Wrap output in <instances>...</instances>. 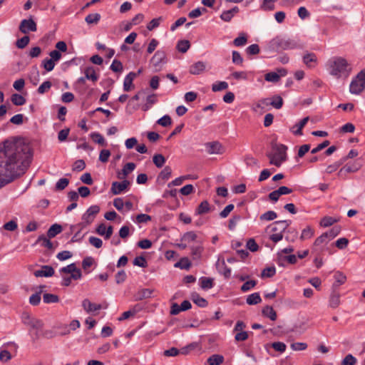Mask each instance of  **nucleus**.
Masks as SVG:
<instances>
[{"label": "nucleus", "mask_w": 365, "mask_h": 365, "mask_svg": "<svg viewBox=\"0 0 365 365\" xmlns=\"http://www.w3.org/2000/svg\"><path fill=\"white\" fill-rule=\"evenodd\" d=\"M32 153L22 138L6 140L0 150V188L22 175L29 167Z\"/></svg>", "instance_id": "obj_1"}, {"label": "nucleus", "mask_w": 365, "mask_h": 365, "mask_svg": "<svg viewBox=\"0 0 365 365\" xmlns=\"http://www.w3.org/2000/svg\"><path fill=\"white\" fill-rule=\"evenodd\" d=\"M326 68L328 73L336 78H347L351 71V65L343 57L334 56L329 58Z\"/></svg>", "instance_id": "obj_2"}, {"label": "nucleus", "mask_w": 365, "mask_h": 365, "mask_svg": "<svg viewBox=\"0 0 365 365\" xmlns=\"http://www.w3.org/2000/svg\"><path fill=\"white\" fill-rule=\"evenodd\" d=\"M21 319L22 323L29 328V331L34 339H38L41 336V332L43 327V323L41 319L35 318L30 313L24 312L21 314Z\"/></svg>", "instance_id": "obj_3"}, {"label": "nucleus", "mask_w": 365, "mask_h": 365, "mask_svg": "<svg viewBox=\"0 0 365 365\" xmlns=\"http://www.w3.org/2000/svg\"><path fill=\"white\" fill-rule=\"evenodd\" d=\"M287 146L282 144H274L272 146V150L267 153L269 159V163L277 167L281 165L287 160Z\"/></svg>", "instance_id": "obj_4"}, {"label": "nucleus", "mask_w": 365, "mask_h": 365, "mask_svg": "<svg viewBox=\"0 0 365 365\" xmlns=\"http://www.w3.org/2000/svg\"><path fill=\"white\" fill-rule=\"evenodd\" d=\"M269 48L272 50L282 51L302 48V46L294 39L277 36L270 41Z\"/></svg>", "instance_id": "obj_5"}, {"label": "nucleus", "mask_w": 365, "mask_h": 365, "mask_svg": "<svg viewBox=\"0 0 365 365\" xmlns=\"http://www.w3.org/2000/svg\"><path fill=\"white\" fill-rule=\"evenodd\" d=\"M365 90V68L354 76L349 85V91H363Z\"/></svg>", "instance_id": "obj_6"}, {"label": "nucleus", "mask_w": 365, "mask_h": 365, "mask_svg": "<svg viewBox=\"0 0 365 365\" xmlns=\"http://www.w3.org/2000/svg\"><path fill=\"white\" fill-rule=\"evenodd\" d=\"M121 182L115 181L111 184L110 192L113 195H120L124 193L128 190L130 185V181L123 179Z\"/></svg>", "instance_id": "obj_7"}, {"label": "nucleus", "mask_w": 365, "mask_h": 365, "mask_svg": "<svg viewBox=\"0 0 365 365\" xmlns=\"http://www.w3.org/2000/svg\"><path fill=\"white\" fill-rule=\"evenodd\" d=\"M206 152L210 155H220L225 152V148L218 141H212L205 144Z\"/></svg>", "instance_id": "obj_8"}, {"label": "nucleus", "mask_w": 365, "mask_h": 365, "mask_svg": "<svg viewBox=\"0 0 365 365\" xmlns=\"http://www.w3.org/2000/svg\"><path fill=\"white\" fill-rule=\"evenodd\" d=\"M99 206L91 205L87 209L86 212L83 215L82 220L87 225L91 224L93 221L95 216L99 212Z\"/></svg>", "instance_id": "obj_9"}, {"label": "nucleus", "mask_w": 365, "mask_h": 365, "mask_svg": "<svg viewBox=\"0 0 365 365\" xmlns=\"http://www.w3.org/2000/svg\"><path fill=\"white\" fill-rule=\"evenodd\" d=\"M291 224L290 220H279L276 221L272 225H270L267 230H270L271 232H284L287 228Z\"/></svg>", "instance_id": "obj_10"}, {"label": "nucleus", "mask_w": 365, "mask_h": 365, "mask_svg": "<svg viewBox=\"0 0 365 365\" xmlns=\"http://www.w3.org/2000/svg\"><path fill=\"white\" fill-rule=\"evenodd\" d=\"M269 98H264L254 103L252 108L255 113H262L269 109Z\"/></svg>", "instance_id": "obj_11"}, {"label": "nucleus", "mask_w": 365, "mask_h": 365, "mask_svg": "<svg viewBox=\"0 0 365 365\" xmlns=\"http://www.w3.org/2000/svg\"><path fill=\"white\" fill-rule=\"evenodd\" d=\"M36 24L32 19H24L19 26V30L23 34H27L29 31H36Z\"/></svg>", "instance_id": "obj_12"}, {"label": "nucleus", "mask_w": 365, "mask_h": 365, "mask_svg": "<svg viewBox=\"0 0 365 365\" xmlns=\"http://www.w3.org/2000/svg\"><path fill=\"white\" fill-rule=\"evenodd\" d=\"M361 167L359 162H353L346 164L338 173L339 176H343L345 173H356Z\"/></svg>", "instance_id": "obj_13"}, {"label": "nucleus", "mask_w": 365, "mask_h": 365, "mask_svg": "<svg viewBox=\"0 0 365 365\" xmlns=\"http://www.w3.org/2000/svg\"><path fill=\"white\" fill-rule=\"evenodd\" d=\"M145 93H136L129 100V104L133 106V108H137L140 106L143 107V103L145 101Z\"/></svg>", "instance_id": "obj_14"}, {"label": "nucleus", "mask_w": 365, "mask_h": 365, "mask_svg": "<svg viewBox=\"0 0 365 365\" xmlns=\"http://www.w3.org/2000/svg\"><path fill=\"white\" fill-rule=\"evenodd\" d=\"M166 54L163 51L158 50L155 52L152 57L150 62L155 68H158L163 62L165 58Z\"/></svg>", "instance_id": "obj_15"}, {"label": "nucleus", "mask_w": 365, "mask_h": 365, "mask_svg": "<svg viewBox=\"0 0 365 365\" xmlns=\"http://www.w3.org/2000/svg\"><path fill=\"white\" fill-rule=\"evenodd\" d=\"M54 274V269L51 266L45 265L41 267V269L36 270L34 272V275L37 277H48L53 276Z\"/></svg>", "instance_id": "obj_16"}, {"label": "nucleus", "mask_w": 365, "mask_h": 365, "mask_svg": "<svg viewBox=\"0 0 365 365\" xmlns=\"http://www.w3.org/2000/svg\"><path fill=\"white\" fill-rule=\"evenodd\" d=\"M82 307H83L84 310L88 313L93 312L101 309V304L92 303L88 299H85L82 302Z\"/></svg>", "instance_id": "obj_17"}, {"label": "nucleus", "mask_w": 365, "mask_h": 365, "mask_svg": "<svg viewBox=\"0 0 365 365\" xmlns=\"http://www.w3.org/2000/svg\"><path fill=\"white\" fill-rule=\"evenodd\" d=\"M136 165L134 163H126L122 170H121V173H118V178L120 180H123V179H125V178L127 177V175L130 173L131 172H133L135 168Z\"/></svg>", "instance_id": "obj_18"}, {"label": "nucleus", "mask_w": 365, "mask_h": 365, "mask_svg": "<svg viewBox=\"0 0 365 365\" xmlns=\"http://www.w3.org/2000/svg\"><path fill=\"white\" fill-rule=\"evenodd\" d=\"M154 290L150 289H141L134 296L135 300L140 301L152 297Z\"/></svg>", "instance_id": "obj_19"}, {"label": "nucleus", "mask_w": 365, "mask_h": 365, "mask_svg": "<svg viewBox=\"0 0 365 365\" xmlns=\"http://www.w3.org/2000/svg\"><path fill=\"white\" fill-rule=\"evenodd\" d=\"M239 11V8L235 6L232 9L223 11L220 15V19L225 22H230L235 14H237Z\"/></svg>", "instance_id": "obj_20"}, {"label": "nucleus", "mask_w": 365, "mask_h": 365, "mask_svg": "<svg viewBox=\"0 0 365 365\" xmlns=\"http://www.w3.org/2000/svg\"><path fill=\"white\" fill-rule=\"evenodd\" d=\"M309 120V117H305L302 119L298 123H296L291 128L292 132L297 135H300L302 134V130L305 126Z\"/></svg>", "instance_id": "obj_21"}, {"label": "nucleus", "mask_w": 365, "mask_h": 365, "mask_svg": "<svg viewBox=\"0 0 365 365\" xmlns=\"http://www.w3.org/2000/svg\"><path fill=\"white\" fill-rule=\"evenodd\" d=\"M340 304V294L335 289L332 291L329 299V306L331 308H336Z\"/></svg>", "instance_id": "obj_22"}, {"label": "nucleus", "mask_w": 365, "mask_h": 365, "mask_svg": "<svg viewBox=\"0 0 365 365\" xmlns=\"http://www.w3.org/2000/svg\"><path fill=\"white\" fill-rule=\"evenodd\" d=\"M137 73L133 72H130L124 79L123 82V89L125 91H128L130 89L133 88V81L134 78L136 77Z\"/></svg>", "instance_id": "obj_23"}, {"label": "nucleus", "mask_w": 365, "mask_h": 365, "mask_svg": "<svg viewBox=\"0 0 365 365\" xmlns=\"http://www.w3.org/2000/svg\"><path fill=\"white\" fill-rule=\"evenodd\" d=\"M317 61V56L314 53H308L303 56V62L308 67L314 66Z\"/></svg>", "instance_id": "obj_24"}, {"label": "nucleus", "mask_w": 365, "mask_h": 365, "mask_svg": "<svg viewBox=\"0 0 365 365\" xmlns=\"http://www.w3.org/2000/svg\"><path fill=\"white\" fill-rule=\"evenodd\" d=\"M200 287L202 289L207 290L213 287V279L210 277H202L199 279Z\"/></svg>", "instance_id": "obj_25"}, {"label": "nucleus", "mask_w": 365, "mask_h": 365, "mask_svg": "<svg viewBox=\"0 0 365 365\" xmlns=\"http://www.w3.org/2000/svg\"><path fill=\"white\" fill-rule=\"evenodd\" d=\"M191 299L192 302L200 307H205L207 305V302L205 299L201 297L197 293L193 292L191 294Z\"/></svg>", "instance_id": "obj_26"}, {"label": "nucleus", "mask_w": 365, "mask_h": 365, "mask_svg": "<svg viewBox=\"0 0 365 365\" xmlns=\"http://www.w3.org/2000/svg\"><path fill=\"white\" fill-rule=\"evenodd\" d=\"M205 68V65L202 61H198L193 65H192L190 68V72L192 74L197 75L202 72Z\"/></svg>", "instance_id": "obj_27"}, {"label": "nucleus", "mask_w": 365, "mask_h": 365, "mask_svg": "<svg viewBox=\"0 0 365 365\" xmlns=\"http://www.w3.org/2000/svg\"><path fill=\"white\" fill-rule=\"evenodd\" d=\"M197 235L193 231H190L184 233L181 237V241L187 244L195 242L197 240Z\"/></svg>", "instance_id": "obj_28"}, {"label": "nucleus", "mask_w": 365, "mask_h": 365, "mask_svg": "<svg viewBox=\"0 0 365 365\" xmlns=\"http://www.w3.org/2000/svg\"><path fill=\"white\" fill-rule=\"evenodd\" d=\"M262 301L259 292H255L247 296L246 302L250 305H255L260 303Z\"/></svg>", "instance_id": "obj_29"}, {"label": "nucleus", "mask_w": 365, "mask_h": 365, "mask_svg": "<svg viewBox=\"0 0 365 365\" xmlns=\"http://www.w3.org/2000/svg\"><path fill=\"white\" fill-rule=\"evenodd\" d=\"M262 314L270 319L272 321H275L277 319V314L274 309L270 306H266L262 309Z\"/></svg>", "instance_id": "obj_30"}, {"label": "nucleus", "mask_w": 365, "mask_h": 365, "mask_svg": "<svg viewBox=\"0 0 365 365\" xmlns=\"http://www.w3.org/2000/svg\"><path fill=\"white\" fill-rule=\"evenodd\" d=\"M334 279H335V282L333 284V287L334 289L339 287L340 285L343 284L345 283L346 282V276L340 272H337L334 274Z\"/></svg>", "instance_id": "obj_31"}, {"label": "nucleus", "mask_w": 365, "mask_h": 365, "mask_svg": "<svg viewBox=\"0 0 365 365\" xmlns=\"http://www.w3.org/2000/svg\"><path fill=\"white\" fill-rule=\"evenodd\" d=\"M224 361V357L222 355L213 354L207 359V363L209 365H220Z\"/></svg>", "instance_id": "obj_32"}, {"label": "nucleus", "mask_w": 365, "mask_h": 365, "mask_svg": "<svg viewBox=\"0 0 365 365\" xmlns=\"http://www.w3.org/2000/svg\"><path fill=\"white\" fill-rule=\"evenodd\" d=\"M62 227L60 225L54 224L52 225L50 228L48 230L47 235L49 238H53L56 237L58 234L61 232Z\"/></svg>", "instance_id": "obj_33"}, {"label": "nucleus", "mask_w": 365, "mask_h": 365, "mask_svg": "<svg viewBox=\"0 0 365 365\" xmlns=\"http://www.w3.org/2000/svg\"><path fill=\"white\" fill-rule=\"evenodd\" d=\"M156 101V96L154 94L145 96V101L143 105V110H148Z\"/></svg>", "instance_id": "obj_34"}, {"label": "nucleus", "mask_w": 365, "mask_h": 365, "mask_svg": "<svg viewBox=\"0 0 365 365\" xmlns=\"http://www.w3.org/2000/svg\"><path fill=\"white\" fill-rule=\"evenodd\" d=\"M270 100V106L276 109H279L283 105V100L280 96L275 95L271 98Z\"/></svg>", "instance_id": "obj_35"}, {"label": "nucleus", "mask_w": 365, "mask_h": 365, "mask_svg": "<svg viewBox=\"0 0 365 365\" xmlns=\"http://www.w3.org/2000/svg\"><path fill=\"white\" fill-rule=\"evenodd\" d=\"M85 78L95 82L98 80V76L93 67H87L84 71Z\"/></svg>", "instance_id": "obj_36"}, {"label": "nucleus", "mask_w": 365, "mask_h": 365, "mask_svg": "<svg viewBox=\"0 0 365 365\" xmlns=\"http://www.w3.org/2000/svg\"><path fill=\"white\" fill-rule=\"evenodd\" d=\"M140 307L138 305H135L132 309L124 312L122 315L118 318L119 321H123L128 319L130 317L135 315L139 310Z\"/></svg>", "instance_id": "obj_37"}, {"label": "nucleus", "mask_w": 365, "mask_h": 365, "mask_svg": "<svg viewBox=\"0 0 365 365\" xmlns=\"http://www.w3.org/2000/svg\"><path fill=\"white\" fill-rule=\"evenodd\" d=\"M278 264L282 265L283 262H287L289 264H294L297 262V256L295 255H284L282 258H277Z\"/></svg>", "instance_id": "obj_38"}, {"label": "nucleus", "mask_w": 365, "mask_h": 365, "mask_svg": "<svg viewBox=\"0 0 365 365\" xmlns=\"http://www.w3.org/2000/svg\"><path fill=\"white\" fill-rule=\"evenodd\" d=\"M11 101L16 106H22L26 103L25 97L17 93L11 96Z\"/></svg>", "instance_id": "obj_39"}, {"label": "nucleus", "mask_w": 365, "mask_h": 365, "mask_svg": "<svg viewBox=\"0 0 365 365\" xmlns=\"http://www.w3.org/2000/svg\"><path fill=\"white\" fill-rule=\"evenodd\" d=\"M210 210V205L207 200L202 201L195 210L196 215H202L208 212Z\"/></svg>", "instance_id": "obj_40"}, {"label": "nucleus", "mask_w": 365, "mask_h": 365, "mask_svg": "<svg viewBox=\"0 0 365 365\" xmlns=\"http://www.w3.org/2000/svg\"><path fill=\"white\" fill-rule=\"evenodd\" d=\"M247 42V35L245 33L240 34L239 36L235 38L233 41V44L237 46H245Z\"/></svg>", "instance_id": "obj_41"}, {"label": "nucleus", "mask_w": 365, "mask_h": 365, "mask_svg": "<svg viewBox=\"0 0 365 365\" xmlns=\"http://www.w3.org/2000/svg\"><path fill=\"white\" fill-rule=\"evenodd\" d=\"M277 0H263L260 8L264 11H272L275 9V2Z\"/></svg>", "instance_id": "obj_42"}, {"label": "nucleus", "mask_w": 365, "mask_h": 365, "mask_svg": "<svg viewBox=\"0 0 365 365\" xmlns=\"http://www.w3.org/2000/svg\"><path fill=\"white\" fill-rule=\"evenodd\" d=\"M314 230L311 227L307 226L302 231L300 239L302 240H308V239L312 238L314 236Z\"/></svg>", "instance_id": "obj_43"}, {"label": "nucleus", "mask_w": 365, "mask_h": 365, "mask_svg": "<svg viewBox=\"0 0 365 365\" xmlns=\"http://www.w3.org/2000/svg\"><path fill=\"white\" fill-rule=\"evenodd\" d=\"M101 19V15L98 13L90 14L85 18V21L88 24H96Z\"/></svg>", "instance_id": "obj_44"}, {"label": "nucleus", "mask_w": 365, "mask_h": 365, "mask_svg": "<svg viewBox=\"0 0 365 365\" xmlns=\"http://www.w3.org/2000/svg\"><path fill=\"white\" fill-rule=\"evenodd\" d=\"M190 47V41L187 40H181L178 42L177 49L181 53H186Z\"/></svg>", "instance_id": "obj_45"}, {"label": "nucleus", "mask_w": 365, "mask_h": 365, "mask_svg": "<svg viewBox=\"0 0 365 365\" xmlns=\"http://www.w3.org/2000/svg\"><path fill=\"white\" fill-rule=\"evenodd\" d=\"M277 217V215L274 211L269 210L263 213L259 218L262 221H271L276 219Z\"/></svg>", "instance_id": "obj_46"}, {"label": "nucleus", "mask_w": 365, "mask_h": 365, "mask_svg": "<svg viewBox=\"0 0 365 365\" xmlns=\"http://www.w3.org/2000/svg\"><path fill=\"white\" fill-rule=\"evenodd\" d=\"M58 299V297L53 294L46 293L43 295V300L46 304L56 303Z\"/></svg>", "instance_id": "obj_47"}, {"label": "nucleus", "mask_w": 365, "mask_h": 365, "mask_svg": "<svg viewBox=\"0 0 365 365\" xmlns=\"http://www.w3.org/2000/svg\"><path fill=\"white\" fill-rule=\"evenodd\" d=\"M153 163L157 168H162L165 163V157L161 154H156L153 157Z\"/></svg>", "instance_id": "obj_48"}, {"label": "nucleus", "mask_w": 365, "mask_h": 365, "mask_svg": "<svg viewBox=\"0 0 365 365\" xmlns=\"http://www.w3.org/2000/svg\"><path fill=\"white\" fill-rule=\"evenodd\" d=\"M190 266L191 263L188 258L187 257H183L180 259V260L175 264V267H179L182 269H188L190 267Z\"/></svg>", "instance_id": "obj_49"}, {"label": "nucleus", "mask_w": 365, "mask_h": 365, "mask_svg": "<svg viewBox=\"0 0 365 365\" xmlns=\"http://www.w3.org/2000/svg\"><path fill=\"white\" fill-rule=\"evenodd\" d=\"M329 241H331V240H329V237L327 236V234H326V232H324L315 240V241L314 242V246L317 247V246H319L322 244H327Z\"/></svg>", "instance_id": "obj_50"}, {"label": "nucleus", "mask_w": 365, "mask_h": 365, "mask_svg": "<svg viewBox=\"0 0 365 365\" xmlns=\"http://www.w3.org/2000/svg\"><path fill=\"white\" fill-rule=\"evenodd\" d=\"M91 137L95 143H96L99 145H104L106 144V140H105L104 138L99 133H97V132L91 133Z\"/></svg>", "instance_id": "obj_51"}, {"label": "nucleus", "mask_w": 365, "mask_h": 365, "mask_svg": "<svg viewBox=\"0 0 365 365\" xmlns=\"http://www.w3.org/2000/svg\"><path fill=\"white\" fill-rule=\"evenodd\" d=\"M337 220L332 217L326 216L323 217L320 221V225L324 227H327L332 225L334 222H336Z\"/></svg>", "instance_id": "obj_52"}, {"label": "nucleus", "mask_w": 365, "mask_h": 365, "mask_svg": "<svg viewBox=\"0 0 365 365\" xmlns=\"http://www.w3.org/2000/svg\"><path fill=\"white\" fill-rule=\"evenodd\" d=\"M191 254L194 259H198L200 257L203 247L201 245L192 246L190 247Z\"/></svg>", "instance_id": "obj_53"}, {"label": "nucleus", "mask_w": 365, "mask_h": 365, "mask_svg": "<svg viewBox=\"0 0 365 365\" xmlns=\"http://www.w3.org/2000/svg\"><path fill=\"white\" fill-rule=\"evenodd\" d=\"M228 83L225 81H219L212 84V91H220L227 89Z\"/></svg>", "instance_id": "obj_54"}, {"label": "nucleus", "mask_w": 365, "mask_h": 365, "mask_svg": "<svg viewBox=\"0 0 365 365\" xmlns=\"http://www.w3.org/2000/svg\"><path fill=\"white\" fill-rule=\"evenodd\" d=\"M357 360L351 354H347L342 360L341 365H355Z\"/></svg>", "instance_id": "obj_55"}, {"label": "nucleus", "mask_w": 365, "mask_h": 365, "mask_svg": "<svg viewBox=\"0 0 365 365\" xmlns=\"http://www.w3.org/2000/svg\"><path fill=\"white\" fill-rule=\"evenodd\" d=\"M42 66L47 71H51L55 66V61L51 58H46L42 61Z\"/></svg>", "instance_id": "obj_56"}, {"label": "nucleus", "mask_w": 365, "mask_h": 365, "mask_svg": "<svg viewBox=\"0 0 365 365\" xmlns=\"http://www.w3.org/2000/svg\"><path fill=\"white\" fill-rule=\"evenodd\" d=\"M151 220V217L147 214H139L134 222L137 224L146 223Z\"/></svg>", "instance_id": "obj_57"}, {"label": "nucleus", "mask_w": 365, "mask_h": 365, "mask_svg": "<svg viewBox=\"0 0 365 365\" xmlns=\"http://www.w3.org/2000/svg\"><path fill=\"white\" fill-rule=\"evenodd\" d=\"M343 164V160H339L335 162L334 163L329 165L325 170V173L327 174H331L335 172L341 165Z\"/></svg>", "instance_id": "obj_58"}, {"label": "nucleus", "mask_w": 365, "mask_h": 365, "mask_svg": "<svg viewBox=\"0 0 365 365\" xmlns=\"http://www.w3.org/2000/svg\"><path fill=\"white\" fill-rule=\"evenodd\" d=\"M197 346H198V343L192 342L185 346H183L182 348H181L180 349V354L186 355V354H189L190 351L194 350Z\"/></svg>", "instance_id": "obj_59"}, {"label": "nucleus", "mask_w": 365, "mask_h": 365, "mask_svg": "<svg viewBox=\"0 0 365 365\" xmlns=\"http://www.w3.org/2000/svg\"><path fill=\"white\" fill-rule=\"evenodd\" d=\"M157 123L163 127H167L171 125L172 120L171 118L168 115H165L158 119Z\"/></svg>", "instance_id": "obj_60"}, {"label": "nucleus", "mask_w": 365, "mask_h": 365, "mask_svg": "<svg viewBox=\"0 0 365 365\" xmlns=\"http://www.w3.org/2000/svg\"><path fill=\"white\" fill-rule=\"evenodd\" d=\"M272 347L277 351L283 353L285 351L287 346L284 342L276 341L272 344Z\"/></svg>", "instance_id": "obj_61"}, {"label": "nucleus", "mask_w": 365, "mask_h": 365, "mask_svg": "<svg viewBox=\"0 0 365 365\" xmlns=\"http://www.w3.org/2000/svg\"><path fill=\"white\" fill-rule=\"evenodd\" d=\"M37 242H42V245L48 249H51L53 247V243L43 235H40L38 237Z\"/></svg>", "instance_id": "obj_62"}, {"label": "nucleus", "mask_w": 365, "mask_h": 365, "mask_svg": "<svg viewBox=\"0 0 365 365\" xmlns=\"http://www.w3.org/2000/svg\"><path fill=\"white\" fill-rule=\"evenodd\" d=\"M69 183V180L67 178H61L56 183V189L62 190L65 189Z\"/></svg>", "instance_id": "obj_63"}, {"label": "nucleus", "mask_w": 365, "mask_h": 365, "mask_svg": "<svg viewBox=\"0 0 365 365\" xmlns=\"http://www.w3.org/2000/svg\"><path fill=\"white\" fill-rule=\"evenodd\" d=\"M110 69L113 72H121L123 71V64L120 61L114 59L110 65Z\"/></svg>", "instance_id": "obj_64"}]
</instances>
